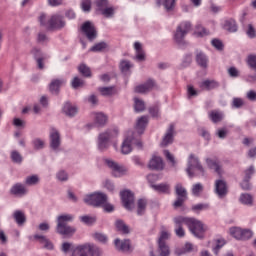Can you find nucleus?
I'll list each match as a JSON object with an SVG mask.
<instances>
[{"mask_svg":"<svg viewBox=\"0 0 256 256\" xmlns=\"http://www.w3.org/2000/svg\"><path fill=\"white\" fill-rule=\"evenodd\" d=\"M40 25L45 27L48 31H58L65 27V17L61 13H55L52 15L41 14L39 17Z\"/></svg>","mask_w":256,"mask_h":256,"instance_id":"obj_1","label":"nucleus"},{"mask_svg":"<svg viewBox=\"0 0 256 256\" xmlns=\"http://www.w3.org/2000/svg\"><path fill=\"white\" fill-rule=\"evenodd\" d=\"M75 216L73 214H61L56 218V233L63 235L64 237H73L77 232V229L73 226L67 225V223H73Z\"/></svg>","mask_w":256,"mask_h":256,"instance_id":"obj_2","label":"nucleus"},{"mask_svg":"<svg viewBox=\"0 0 256 256\" xmlns=\"http://www.w3.org/2000/svg\"><path fill=\"white\" fill-rule=\"evenodd\" d=\"M186 172L188 177H199L200 179L207 177V170L201 165L199 158L195 154L189 155Z\"/></svg>","mask_w":256,"mask_h":256,"instance_id":"obj_3","label":"nucleus"},{"mask_svg":"<svg viewBox=\"0 0 256 256\" xmlns=\"http://www.w3.org/2000/svg\"><path fill=\"white\" fill-rule=\"evenodd\" d=\"M134 145L138 147V149L143 147V143L137 138V135H135L133 131L126 132L120 147V153H122V155H129L133 151Z\"/></svg>","mask_w":256,"mask_h":256,"instance_id":"obj_4","label":"nucleus"},{"mask_svg":"<svg viewBox=\"0 0 256 256\" xmlns=\"http://www.w3.org/2000/svg\"><path fill=\"white\" fill-rule=\"evenodd\" d=\"M119 130L117 128H110L98 135L97 147L99 151H107L111 147V141L117 138Z\"/></svg>","mask_w":256,"mask_h":256,"instance_id":"obj_5","label":"nucleus"},{"mask_svg":"<svg viewBox=\"0 0 256 256\" xmlns=\"http://www.w3.org/2000/svg\"><path fill=\"white\" fill-rule=\"evenodd\" d=\"M189 31H191V22H182L177 27L173 38L179 49H185L187 47L188 44L185 41V37Z\"/></svg>","mask_w":256,"mask_h":256,"instance_id":"obj_6","label":"nucleus"},{"mask_svg":"<svg viewBox=\"0 0 256 256\" xmlns=\"http://www.w3.org/2000/svg\"><path fill=\"white\" fill-rule=\"evenodd\" d=\"M186 223L190 233H192L194 237H197L198 239H203V237H205V232L208 228L207 225L201 222V220L187 218Z\"/></svg>","mask_w":256,"mask_h":256,"instance_id":"obj_7","label":"nucleus"},{"mask_svg":"<svg viewBox=\"0 0 256 256\" xmlns=\"http://www.w3.org/2000/svg\"><path fill=\"white\" fill-rule=\"evenodd\" d=\"M105 163L110 169L111 175L116 179H121V177H125L129 173V169L125 165L119 164L115 160L105 159Z\"/></svg>","mask_w":256,"mask_h":256,"instance_id":"obj_8","label":"nucleus"},{"mask_svg":"<svg viewBox=\"0 0 256 256\" xmlns=\"http://www.w3.org/2000/svg\"><path fill=\"white\" fill-rule=\"evenodd\" d=\"M84 203L92 207H101L107 203V194L103 192H94L84 197Z\"/></svg>","mask_w":256,"mask_h":256,"instance_id":"obj_9","label":"nucleus"},{"mask_svg":"<svg viewBox=\"0 0 256 256\" xmlns=\"http://www.w3.org/2000/svg\"><path fill=\"white\" fill-rule=\"evenodd\" d=\"M229 233L237 241H248V239L253 237V230L249 228L231 227Z\"/></svg>","mask_w":256,"mask_h":256,"instance_id":"obj_10","label":"nucleus"},{"mask_svg":"<svg viewBox=\"0 0 256 256\" xmlns=\"http://www.w3.org/2000/svg\"><path fill=\"white\" fill-rule=\"evenodd\" d=\"M49 143L50 149L55 153H59L61 151V132L56 128H51L49 132Z\"/></svg>","mask_w":256,"mask_h":256,"instance_id":"obj_11","label":"nucleus"},{"mask_svg":"<svg viewBox=\"0 0 256 256\" xmlns=\"http://www.w3.org/2000/svg\"><path fill=\"white\" fill-rule=\"evenodd\" d=\"M120 197L125 209H127L128 211H132V209H135V194H133L131 190L121 191Z\"/></svg>","mask_w":256,"mask_h":256,"instance_id":"obj_12","label":"nucleus"},{"mask_svg":"<svg viewBox=\"0 0 256 256\" xmlns=\"http://www.w3.org/2000/svg\"><path fill=\"white\" fill-rule=\"evenodd\" d=\"M81 31L89 41L97 39V30L95 29V25H93L91 21L84 22L81 26Z\"/></svg>","mask_w":256,"mask_h":256,"instance_id":"obj_13","label":"nucleus"},{"mask_svg":"<svg viewBox=\"0 0 256 256\" xmlns=\"http://www.w3.org/2000/svg\"><path fill=\"white\" fill-rule=\"evenodd\" d=\"M174 233L180 238L185 237V229L183 228V225H186L187 227V217L178 216L174 218Z\"/></svg>","mask_w":256,"mask_h":256,"instance_id":"obj_14","label":"nucleus"},{"mask_svg":"<svg viewBox=\"0 0 256 256\" xmlns=\"http://www.w3.org/2000/svg\"><path fill=\"white\" fill-rule=\"evenodd\" d=\"M174 139H175V125L171 124L167 128V130L162 138L161 147H167V146L171 145L173 143Z\"/></svg>","mask_w":256,"mask_h":256,"instance_id":"obj_15","label":"nucleus"},{"mask_svg":"<svg viewBox=\"0 0 256 256\" xmlns=\"http://www.w3.org/2000/svg\"><path fill=\"white\" fill-rule=\"evenodd\" d=\"M214 191L219 199H223L227 196V182L223 179H218L215 181Z\"/></svg>","mask_w":256,"mask_h":256,"instance_id":"obj_16","label":"nucleus"},{"mask_svg":"<svg viewBox=\"0 0 256 256\" xmlns=\"http://www.w3.org/2000/svg\"><path fill=\"white\" fill-rule=\"evenodd\" d=\"M206 165L208 169H211L212 171H214V173L219 175V177L223 175L224 173L223 167L221 166V163H219V160L215 158H206Z\"/></svg>","mask_w":256,"mask_h":256,"instance_id":"obj_17","label":"nucleus"},{"mask_svg":"<svg viewBox=\"0 0 256 256\" xmlns=\"http://www.w3.org/2000/svg\"><path fill=\"white\" fill-rule=\"evenodd\" d=\"M155 80L148 79L146 82L139 84L135 87V93H149L154 87H156Z\"/></svg>","mask_w":256,"mask_h":256,"instance_id":"obj_18","label":"nucleus"},{"mask_svg":"<svg viewBox=\"0 0 256 256\" xmlns=\"http://www.w3.org/2000/svg\"><path fill=\"white\" fill-rule=\"evenodd\" d=\"M10 193L14 195V197H25V195L29 193V190H27L25 184L16 183L11 187Z\"/></svg>","mask_w":256,"mask_h":256,"instance_id":"obj_19","label":"nucleus"},{"mask_svg":"<svg viewBox=\"0 0 256 256\" xmlns=\"http://www.w3.org/2000/svg\"><path fill=\"white\" fill-rule=\"evenodd\" d=\"M148 167L154 171H163L165 164L163 163V159L161 157L154 155L152 156Z\"/></svg>","mask_w":256,"mask_h":256,"instance_id":"obj_20","label":"nucleus"},{"mask_svg":"<svg viewBox=\"0 0 256 256\" xmlns=\"http://www.w3.org/2000/svg\"><path fill=\"white\" fill-rule=\"evenodd\" d=\"M72 256H89V243L73 246Z\"/></svg>","mask_w":256,"mask_h":256,"instance_id":"obj_21","label":"nucleus"},{"mask_svg":"<svg viewBox=\"0 0 256 256\" xmlns=\"http://www.w3.org/2000/svg\"><path fill=\"white\" fill-rule=\"evenodd\" d=\"M114 245L118 251H122L123 253H129V251H133L130 240L116 239L114 241Z\"/></svg>","mask_w":256,"mask_h":256,"instance_id":"obj_22","label":"nucleus"},{"mask_svg":"<svg viewBox=\"0 0 256 256\" xmlns=\"http://www.w3.org/2000/svg\"><path fill=\"white\" fill-rule=\"evenodd\" d=\"M31 54L36 59L38 69H45V64L43 61H45L47 56L37 48H33Z\"/></svg>","mask_w":256,"mask_h":256,"instance_id":"obj_23","label":"nucleus"},{"mask_svg":"<svg viewBox=\"0 0 256 256\" xmlns=\"http://www.w3.org/2000/svg\"><path fill=\"white\" fill-rule=\"evenodd\" d=\"M92 117L97 127H105L107 125L108 117L103 112H93Z\"/></svg>","mask_w":256,"mask_h":256,"instance_id":"obj_24","label":"nucleus"},{"mask_svg":"<svg viewBox=\"0 0 256 256\" xmlns=\"http://www.w3.org/2000/svg\"><path fill=\"white\" fill-rule=\"evenodd\" d=\"M148 123H149V117L147 116H142L137 119L135 130L137 131L138 135H143Z\"/></svg>","mask_w":256,"mask_h":256,"instance_id":"obj_25","label":"nucleus"},{"mask_svg":"<svg viewBox=\"0 0 256 256\" xmlns=\"http://www.w3.org/2000/svg\"><path fill=\"white\" fill-rule=\"evenodd\" d=\"M34 239H36V241H39V243L43 245L44 249H48V251H52L53 242H51V240H49L47 236L43 234H35Z\"/></svg>","mask_w":256,"mask_h":256,"instance_id":"obj_26","label":"nucleus"},{"mask_svg":"<svg viewBox=\"0 0 256 256\" xmlns=\"http://www.w3.org/2000/svg\"><path fill=\"white\" fill-rule=\"evenodd\" d=\"M62 111L67 115V117H75L79 109L74 104H71V102H66L62 108Z\"/></svg>","mask_w":256,"mask_h":256,"instance_id":"obj_27","label":"nucleus"},{"mask_svg":"<svg viewBox=\"0 0 256 256\" xmlns=\"http://www.w3.org/2000/svg\"><path fill=\"white\" fill-rule=\"evenodd\" d=\"M134 49H135V60L139 63L145 61V51H143V46L139 42L134 43Z\"/></svg>","mask_w":256,"mask_h":256,"instance_id":"obj_28","label":"nucleus"},{"mask_svg":"<svg viewBox=\"0 0 256 256\" xmlns=\"http://www.w3.org/2000/svg\"><path fill=\"white\" fill-rule=\"evenodd\" d=\"M199 87L200 89H206L209 91L210 89H216V87H219V82L213 79H206L199 83Z\"/></svg>","mask_w":256,"mask_h":256,"instance_id":"obj_29","label":"nucleus"},{"mask_svg":"<svg viewBox=\"0 0 256 256\" xmlns=\"http://www.w3.org/2000/svg\"><path fill=\"white\" fill-rule=\"evenodd\" d=\"M212 123H220L222 119H225V114L219 110H212L208 114Z\"/></svg>","mask_w":256,"mask_h":256,"instance_id":"obj_30","label":"nucleus"},{"mask_svg":"<svg viewBox=\"0 0 256 256\" xmlns=\"http://www.w3.org/2000/svg\"><path fill=\"white\" fill-rule=\"evenodd\" d=\"M151 187L154 191H157V193L168 194L171 191V185H169V183L152 184Z\"/></svg>","mask_w":256,"mask_h":256,"instance_id":"obj_31","label":"nucleus"},{"mask_svg":"<svg viewBox=\"0 0 256 256\" xmlns=\"http://www.w3.org/2000/svg\"><path fill=\"white\" fill-rule=\"evenodd\" d=\"M98 91L103 97H113V95L117 94V89L115 86L100 87L98 88Z\"/></svg>","mask_w":256,"mask_h":256,"instance_id":"obj_32","label":"nucleus"},{"mask_svg":"<svg viewBox=\"0 0 256 256\" xmlns=\"http://www.w3.org/2000/svg\"><path fill=\"white\" fill-rule=\"evenodd\" d=\"M41 181V178H39V175L34 174L27 176L24 180V184L27 185L28 187H35V185H39Z\"/></svg>","mask_w":256,"mask_h":256,"instance_id":"obj_33","label":"nucleus"},{"mask_svg":"<svg viewBox=\"0 0 256 256\" xmlns=\"http://www.w3.org/2000/svg\"><path fill=\"white\" fill-rule=\"evenodd\" d=\"M13 219L16 221L17 225L21 226L27 221V218L25 217V212L21 210H16L13 213Z\"/></svg>","mask_w":256,"mask_h":256,"instance_id":"obj_34","label":"nucleus"},{"mask_svg":"<svg viewBox=\"0 0 256 256\" xmlns=\"http://www.w3.org/2000/svg\"><path fill=\"white\" fill-rule=\"evenodd\" d=\"M64 81L63 80H52L50 85H49V90L52 92L53 95H57L59 93V89H61V85H63Z\"/></svg>","mask_w":256,"mask_h":256,"instance_id":"obj_35","label":"nucleus"},{"mask_svg":"<svg viewBox=\"0 0 256 256\" xmlns=\"http://www.w3.org/2000/svg\"><path fill=\"white\" fill-rule=\"evenodd\" d=\"M88 256H101L103 251L93 243H88Z\"/></svg>","mask_w":256,"mask_h":256,"instance_id":"obj_36","label":"nucleus"},{"mask_svg":"<svg viewBox=\"0 0 256 256\" xmlns=\"http://www.w3.org/2000/svg\"><path fill=\"white\" fill-rule=\"evenodd\" d=\"M157 5H163L166 11H173L175 9V0H158Z\"/></svg>","mask_w":256,"mask_h":256,"instance_id":"obj_37","label":"nucleus"},{"mask_svg":"<svg viewBox=\"0 0 256 256\" xmlns=\"http://www.w3.org/2000/svg\"><path fill=\"white\" fill-rule=\"evenodd\" d=\"M196 61L200 67L206 68L207 63H209V59L203 52H198L196 55Z\"/></svg>","mask_w":256,"mask_h":256,"instance_id":"obj_38","label":"nucleus"},{"mask_svg":"<svg viewBox=\"0 0 256 256\" xmlns=\"http://www.w3.org/2000/svg\"><path fill=\"white\" fill-rule=\"evenodd\" d=\"M131 67H133V64L128 60H122L120 62V70L124 75H129V73H131Z\"/></svg>","mask_w":256,"mask_h":256,"instance_id":"obj_39","label":"nucleus"},{"mask_svg":"<svg viewBox=\"0 0 256 256\" xmlns=\"http://www.w3.org/2000/svg\"><path fill=\"white\" fill-rule=\"evenodd\" d=\"M115 227L117 231L123 233L124 235H127V233H129V226H127L126 223L123 222V220H116Z\"/></svg>","mask_w":256,"mask_h":256,"instance_id":"obj_40","label":"nucleus"},{"mask_svg":"<svg viewBox=\"0 0 256 256\" xmlns=\"http://www.w3.org/2000/svg\"><path fill=\"white\" fill-rule=\"evenodd\" d=\"M224 29L230 33H235L237 31V22L233 19L226 20L224 23Z\"/></svg>","mask_w":256,"mask_h":256,"instance_id":"obj_41","label":"nucleus"},{"mask_svg":"<svg viewBox=\"0 0 256 256\" xmlns=\"http://www.w3.org/2000/svg\"><path fill=\"white\" fill-rule=\"evenodd\" d=\"M10 158H11V161L13 163H16L17 165H20V163H23V156L17 150H12L10 152Z\"/></svg>","mask_w":256,"mask_h":256,"instance_id":"obj_42","label":"nucleus"},{"mask_svg":"<svg viewBox=\"0 0 256 256\" xmlns=\"http://www.w3.org/2000/svg\"><path fill=\"white\" fill-rule=\"evenodd\" d=\"M203 189H205V187L203 186V184L201 183H196L192 185V195L194 197H200L201 194L203 193Z\"/></svg>","mask_w":256,"mask_h":256,"instance_id":"obj_43","label":"nucleus"},{"mask_svg":"<svg viewBox=\"0 0 256 256\" xmlns=\"http://www.w3.org/2000/svg\"><path fill=\"white\" fill-rule=\"evenodd\" d=\"M158 255L160 256H170L171 249L167 244H158Z\"/></svg>","mask_w":256,"mask_h":256,"instance_id":"obj_44","label":"nucleus"},{"mask_svg":"<svg viewBox=\"0 0 256 256\" xmlns=\"http://www.w3.org/2000/svg\"><path fill=\"white\" fill-rule=\"evenodd\" d=\"M137 215H143L145 213V209H147V199L141 198L137 203Z\"/></svg>","mask_w":256,"mask_h":256,"instance_id":"obj_45","label":"nucleus"},{"mask_svg":"<svg viewBox=\"0 0 256 256\" xmlns=\"http://www.w3.org/2000/svg\"><path fill=\"white\" fill-rule=\"evenodd\" d=\"M176 195L183 199H187V190L183 187V184L178 183L175 186Z\"/></svg>","mask_w":256,"mask_h":256,"instance_id":"obj_46","label":"nucleus"},{"mask_svg":"<svg viewBox=\"0 0 256 256\" xmlns=\"http://www.w3.org/2000/svg\"><path fill=\"white\" fill-rule=\"evenodd\" d=\"M171 237V233L167 230H161L160 236L158 238V244H167Z\"/></svg>","mask_w":256,"mask_h":256,"instance_id":"obj_47","label":"nucleus"},{"mask_svg":"<svg viewBox=\"0 0 256 256\" xmlns=\"http://www.w3.org/2000/svg\"><path fill=\"white\" fill-rule=\"evenodd\" d=\"M195 251H198L197 246H194L191 243H186L182 252H179V250L176 251L178 255H183V253H193Z\"/></svg>","mask_w":256,"mask_h":256,"instance_id":"obj_48","label":"nucleus"},{"mask_svg":"<svg viewBox=\"0 0 256 256\" xmlns=\"http://www.w3.org/2000/svg\"><path fill=\"white\" fill-rule=\"evenodd\" d=\"M56 179H57V181H60L61 183H65V182L69 181V173H67V171H65V170H59L56 173Z\"/></svg>","mask_w":256,"mask_h":256,"instance_id":"obj_49","label":"nucleus"},{"mask_svg":"<svg viewBox=\"0 0 256 256\" xmlns=\"http://www.w3.org/2000/svg\"><path fill=\"white\" fill-rule=\"evenodd\" d=\"M134 109L137 113L145 111V102L139 98H134Z\"/></svg>","mask_w":256,"mask_h":256,"instance_id":"obj_50","label":"nucleus"},{"mask_svg":"<svg viewBox=\"0 0 256 256\" xmlns=\"http://www.w3.org/2000/svg\"><path fill=\"white\" fill-rule=\"evenodd\" d=\"M194 34L196 37H207V35H209V31H207L203 26L197 25Z\"/></svg>","mask_w":256,"mask_h":256,"instance_id":"obj_51","label":"nucleus"},{"mask_svg":"<svg viewBox=\"0 0 256 256\" xmlns=\"http://www.w3.org/2000/svg\"><path fill=\"white\" fill-rule=\"evenodd\" d=\"M225 243H226L225 239H223V238L216 240V244L213 247V253L216 256H219V250L222 249L223 247H225Z\"/></svg>","mask_w":256,"mask_h":256,"instance_id":"obj_52","label":"nucleus"},{"mask_svg":"<svg viewBox=\"0 0 256 256\" xmlns=\"http://www.w3.org/2000/svg\"><path fill=\"white\" fill-rule=\"evenodd\" d=\"M240 202H242L243 205H253V196L247 193L241 194Z\"/></svg>","mask_w":256,"mask_h":256,"instance_id":"obj_53","label":"nucleus"},{"mask_svg":"<svg viewBox=\"0 0 256 256\" xmlns=\"http://www.w3.org/2000/svg\"><path fill=\"white\" fill-rule=\"evenodd\" d=\"M51 229V224L49 222H42L37 226V231H40V233H49Z\"/></svg>","mask_w":256,"mask_h":256,"instance_id":"obj_54","label":"nucleus"},{"mask_svg":"<svg viewBox=\"0 0 256 256\" xmlns=\"http://www.w3.org/2000/svg\"><path fill=\"white\" fill-rule=\"evenodd\" d=\"M247 65L250 67V69H254V71H256V55L255 54L248 55Z\"/></svg>","mask_w":256,"mask_h":256,"instance_id":"obj_55","label":"nucleus"},{"mask_svg":"<svg viewBox=\"0 0 256 256\" xmlns=\"http://www.w3.org/2000/svg\"><path fill=\"white\" fill-rule=\"evenodd\" d=\"M244 105L245 100H243V98H233L232 107H234V109H241Z\"/></svg>","mask_w":256,"mask_h":256,"instance_id":"obj_56","label":"nucleus"},{"mask_svg":"<svg viewBox=\"0 0 256 256\" xmlns=\"http://www.w3.org/2000/svg\"><path fill=\"white\" fill-rule=\"evenodd\" d=\"M208 209H209V204L207 203H200L192 206V210L196 212L207 211Z\"/></svg>","mask_w":256,"mask_h":256,"instance_id":"obj_57","label":"nucleus"},{"mask_svg":"<svg viewBox=\"0 0 256 256\" xmlns=\"http://www.w3.org/2000/svg\"><path fill=\"white\" fill-rule=\"evenodd\" d=\"M78 69L84 77H91V69L87 65L81 64Z\"/></svg>","mask_w":256,"mask_h":256,"instance_id":"obj_58","label":"nucleus"},{"mask_svg":"<svg viewBox=\"0 0 256 256\" xmlns=\"http://www.w3.org/2000/svg\"><path fill=\"white\" fill-rule=\"evenodd\" d=\"M100 11H101L102 15H104V17H113V15H115V8H113V7L107 6Z\"/></svg>","mask_w":256,"mask_h":256,"instance_id":"obj_59","label":"nucleus"},{"mask_svg":"<svg viewBox=\"0 0 256 256\" xmlns=\"http://www.w3.org/2000/svg\"><path fill=\"white\" fill-rule=\"evenodd\" d=\"M32 145L34 146V148L36 149H43L45 147V140L41 139V138H35L32 141Z\"/></svg>","mask_w":256,"mask_h":256,"instance_id":"obj_60","label":"nucleus"},{"mask_svg":"<svg viewBox=\"0 0 256 256\" xmlns=\"http://www.w3.org/2000/svg\"><path fill=\"white\" fill-rule=\"evenodd\" d=\"M104 49H107V43L105 42H100L96 45H94L90 51H93L95 53L99 52V51H104Z\"/></svg>","mask_w":256,"mask_h":256,"instance_id":"obj_61","label":"nucleus"},{"mask_svg":"<svg viewBox=\"0 0 256 256\" xmlns=\"http://www.w3.org/2000/svg\"><path fill=\"white\" fill-rule=\"evenodd\" d=\"M80 221L82 223H85V225H92V223H95L96 219L93 216H80Z\"/></svg>","mask_w":256,"mask_h":256,"instance_id":"obj_62","label":"nucleus"},{"mask_svg":"<svg viewBox=\"0 0 256 256\" xmlns=\"http://www.w3.org/2000/svg\"><path fill=\"white\" fill-rule=\"evenodd\" d=\"M12 125H14V127H17L18 129H24L25 120L16 117L12 120Z\"/></svg>","mask_w":256,"mask_h":256,"instance_id":"obj_63","label":"nucleus"},{"mask_svg":"<svg viewBox=\"0 0 256 256\" xmlns=\"http://www.w3.org/2000/svg\"><path fill=\"white\" fill-rule=\"evenodd\" d=\"M246 99H248V101H251L252 103H256V91L248 90L246 92Z\"/></svg>","mask_w":256,"mask_h":256,"instance_id":"obj_64","label":"nucleus"}]
</instances>
